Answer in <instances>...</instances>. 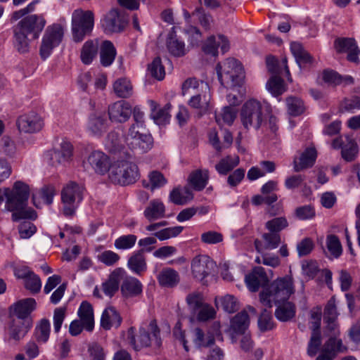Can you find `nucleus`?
I'll use <instances>...</instances> for the list:
<instances>
[{"label": "nucleus", "mask_w": 360, "mask_h": 360, "mask_svg": "<svg viewBox=\"0 0 360 360\" xmlns=\"http://www.w3.org/2000/svg\"><path fill=\"white\" fill-rule=\"evenodd\" d=\"M44 15L32 14L22 18L13 27V46L18 52L25 53L30 49V39H37L46 25Z\"/></svg>", "instance_id": "nucleus-1"}, {"label": "nucleus", "mask_w": 360, "mask_h": 360, "mask_svg": "<svg viewBox=\"0 0 360 360\" xmlns=\"http://www.w3.org/2000/svg\"><path fill=\"white\" fill-rule=\"evenodd\" d=\"M295 292L292 278L290 276L277 278L259 293L260 302L271 309L273 303L277 304L288 300Z\"/></svg>", "instance_id": "nucleus-2"}, {"label": "nucleus", "mask_w": 360, "mask_h": 360, "mask_svg": "<svg viewBox=\"0 0 360 360\" xmlns=\"http://www.w3.org/2000/svg\"><path fill=\"white\" fill-rule=\"evenodd\" d=\"M128 338L136 351L148 347L159 348L162 345L160 330L155 319L143 323L136 336L134 335V328H131L128 331Z\"/></svg>", "instance_id": "nucleus-3"}, {"label": "nucleus", "mask_w": 360, "mask_h": 360, "mask_svg": "<svg viewBox=\"0 0 360 360\" xmlns=\"http://www.w3.org/2000/svg\"><path fill=\"white\" fill-rule=\"evenodd\" d=\"M270 112L268 104H262L255 99L246 101L240 110V122L246 129H259L266 123V113Z\"/></svg>", "instance_id": "nucleus-4"}, {"label": "nucleus", "mask_w": 360, "mask_h": 360, "mask_svg": "<svg viewBox=\"0 0 360 360\" xmlns=\"http://www.w3.org/2000/svg\"><path fill=\"white\" fill-rule=\"evenodd\" d=\"M216 70L220 83L226 87H233L243 82V69L235 58H228L222 64L218 63Z\"/></svg>", "instance_id": "nucleus-5"}, {"label": "nucleus", "mask_w": 360, "mask_h": 360, "mask_svg": "<svg viewBox=\"0 0 360 360\" xmlns=\"http://www.w3.org/2000/svg\"><path fill=\"white\" fill-rule=\"evenodd\" d=\"M108 176L112 183L124 186L134 183L139 179V173L134 163L118 160L110 166Z\"/></svg>", "instance_id": "nucleus-6"}, {"label": "nucleus", "mask_w": 360, "mask_h": 360, "mask_svg": "<svg viewBox=\"0 0 360 360\" xmlns=\"http://www.w3.org/2000/svg\"><path fill=\"white\" fill-rule=\"evenodd\" d=\"M94 27V13L91 11L75 10L72 13V30L74 41H82Z\"/></svg>", "instance_id": "nucleus-7"}, {"label": "nucleus", "mask_w": 360, "mask_h": 360, "mask_svg": "<svg viewBox=\"0 0 360 360\" xmlns=\"http://www.w3.org/2000/svg\"><path fill=\"white\" fill-rule=\"evenodd\" d=\"M63 34V27L60 24H53L46 27L39 49V54L42 59H46L53 49L60 44Z\"/></svg>", "instance_id": "nucleus-8"}, {"label": "nucleus", "mask_w": 360, "mask_h": 360, "mask_svg": "<svg viewBox=\"0 0 360 360\" xmlns=\"http://www.w3.org/2000/svg\"><path fill=\"white\" fill-rule=\"evenodd\" d=\"M126 143L132 150L144 153L153 148V139L150 134L136 130V126L131 125L126 137Z\"/></svg>", "instance_id": "nucleus-9"}, {"label": "nucleus", "mask_w": 360, "mask_h": 360, "mask_svg": "<svg viewBox=\"0 0 360 360\" xmlns=\"http://www.w3.org/2000/svg\"><path fill=\"white\" fill-rule=\"evenodd\" d=\"M127 20L123 12L117 8L110 10L102 20V27L107 33L120 32L124 30Z\"/></svg>", "instance_id": "nucleus-10"}, {"label": "nucleus", "mask_w": 360, "mask_h": 360, "mask_svg": "<svg viewBox=\"0 0 360 360\" xmlns=\"http://www.w3.org/2000/svg\"><path fill=\"white\" fill-rule=\"evenodd\" d=\"M215 266V262L209 256L200 255L192 259L191 271L196 279L202 281L212 273Z\"/></svg>", "instance_id": "nucleus-11"}, {"label": "nucleus", "mask_w": 360, "mask_h": 360, "mask_svg": "<svg viewBox=\"0 0 360 360\" xmlns=\"http://www.w3.org/2000/svg\"><path fill=\"white\" fill-rule=\"evenodd\" d=\"M84 164L86 169L90 167L96 173L101 175L110 169L109 158L103 152L98 150L92 152Z\"/></svg>", "instance_id": "nucleus-12"}, {"label": "nucleus", "mask_w": 360, "mask_h": 360, "mask_svg": "<svg viewBox=\"0 0 360 360\" xmlns=\"http://www.w3.org/2000/svg\"><path fill=\"white\" fill-rule=\"evenodd\" d=\"M43 120L35 112L21 115L17 120V126L20 131L25 133H34L41 129Z\"/></svg>", "instance_id": "nucleus-13"}, {"label": "nucleus", "mask_w": 360, "mask_h": 360, "mask_svg": "<svg viewBox=\"0 0 360 360\" xmlns=\"http://www.w3.org/2000/svg\"><path fill=\"white\" fill-rule=\"evenodd\" d=\"M120 292L123 297L126 299L139 297L142 294L143 285L135 277L129 276L125 271V276L122 278Z\"/></svg>", "instance_id": "nucleus-14"}, {"label": "nucleus", "mask_w": 360, "mask_h": 360, "mask_svg": "<svg viewBox=\"0 0 360 360\" xmlns=\"http://www.w3.org/2000/svg\"><path fill=\"white\" fill-rule=\"evenodd\" d=\"M132 113L130 104L124 101H117L108 107L109 118L114 122H124Z\"/></svg>", "instance_id": "nucleus-15"}, {"label": "nucleus", "mask_w": 360, "mask_h": 360, "mask_svg": "<svg viewBox=\"0 0 360 360\" xmlns=\"http://www.w3.org/2000/svg\"><path fill=\"white\" fill-rule=\"evenodd\" d=\"M125 276V270L123 268H115L108 276V279L101 285L103 293L112 297L119 290L122 278Z\"/></svg>", "instance_id": "nucleus-16"}, {"label": "nucleus", "mask_w": 360, "mask_h": 360, "mask_svg": "<svg viewBox=\"0 0 360 360\" xmlns=\"http://www.w3.org/2000/svg\"><path fill=\"white\" fill-rule=\"evenodd\" d=\"M334 46L338 53H347V59L349 61L357 63L359 60L358 54L359 50L353 39L338 38L334 43Z\"/></svg>", "instance_id": "nucleus-17"}, {"label": "nucleus", "mask_w": 360, "mask_h": 360, "mask_svg": "<svg viewBox=\"0 0 360 360\" xmlns=\"http://www.w3.org/2000/svg\"><path fill=\"white\" fill-rule=\"evenodd\" d=\"M245 281L250 290L256 292L260 286L266 285L269 280L264 268L257 266L251 273L245 276Z\"/></svg>", "instance_id": "nucleus-18"}, {"label": "nucleus", "mask_w": 360, "mask_h": 360, "mask_svg": "<svg viewBox=\"0 0 360 360\" xmlns=\"http://www.w3.org/2000/svg\"><path fill=\"white\" fill-rule=\"evenodd\" d=\"M83 187L75 182L67 184L61 193V198L64 205L79 203L82 200Z\"/></svg>", "instance_id": "nucleus-19"}, {"label": "nucleus", "mask_w": 360, "mask_h": 360, "mask_svg": "<svg viewBox=\"0 0 360 360\" xmlns=\"http://www.w3.org/2000/svg\"><path fill=\"white\" fill-rule=\"evenodd\" d=\"M108 127V121L104 112H95L89 117L86 127L93 135L101 136Z\"/></svg>", "instance_id": "nucleus-20"}, {"label": "nucleus", "mask_w": 360, "mask_h": 360, "mask_svg": "<svg viewBox=\"0 0 360 360\" xmlns=\"http://www.w3.org/2000/svg\"><path fill=\"white\" fill-rule=\"evenodd\" d=\"M219 47L221 48L223 53L226 52L229 49V41L224 36L221 34L217 37L214 36L210 37L202 46V51L206 54L216 56L218 53L217 49Z\"/></svg>", "instance_id": "nucleus-21"}, {"label": "nucleus", "mask_w": 360, "mask_h": 360, "mask_svg": "<svg viewBox=\"0 0 360 360\" xmlns=\"http://www.w3.org/2000/svg\"><path fill=\"white\" fill-rule=\"evenodd\" d=\"M317 157L316 150L314 147L307 148L299 158L294 159V170L296 172L311 167Z\"/></svg>", "instance_id": "nucleus-22"}, {"label": "nucleus", "mask_w": 360, "mask_h": 360, "mask_svg": "<svg viewBox=\"0 0 360 360\" xmlns=\"http://www.w3.org/2000/svg\"><path fill=\"white\" fill-rule=\"evenodd\" d=\"M127 267L134 274L141 275L147 270L144 249L134 251L129 257Z\"/></svg>", "instance_id": "nucleus-23"}, {"label": "nucleus", "mask_w": 360, "mask_h": 360, "mask_svg": "<svg viewBox=\"0 0 360 360\" xmlns=\"http://www.w3.org/2000/svg\"><path fill=\"white\" fill-rule=\"evenodd\" d=\"M157 280L160 286L173 288L180 283V275L175 269L166 267L160 271Z\"/></svg>", "instance_id": "nucleus-24"}, {"label": "nucleus", "mask_w": 360, "mask_h": 360, "mask_svg": "<svg viewBox=\"0 0 360 360\" xmlns=\"http://www.w3.org/2000/svg\"><path fill=\"white\" fill-rule=\"evenodd\" d=\"M264 243L256 239L254 242L255 249L257 252H262L264 250H273L278 247L281 243V234L269 231L264 233L262 236Z\"/></svg>", "instance_id": "nucleus-25"}, {"label": "nucleus", "mask_w": 360, "mask_h": 360, "mask_svg": "<svg viewBox=\"0 0 360 360\" xmlns=\"http://www.w3.org/2000/svg\"><path fill=\"white\" fill-rule=\"evenodd\" d=\"M72 145L67 141H63L60 143V148L54 150L51 153L52 165H57L68 162L72 155Z\"/></svg>", "instance_id": "nucleus-26"}, {"label": "nucleus", "mask_w": 360, "mask_h": 360, "mask_svg": "<svg viewBox=\"0 0 360 360\" xmlns=\"http://www.w3.org/2000/svg\"><path fill=\"white\" fill-rule=\"evenodd\" d=\"M181 91L183 96L193 95L199 92L210 91V86L202 80H198L195 77H189L182 84Z\"/></svg>", "instance_id": "nucleus-27"}, {"label": "nucleus", "mask_w": 360, "mask_h": 360, "mask_svg": "<svg viewBox=\"0 0 360 360\" xmlns=\"http://www.w3.org/2000/svg\"><path fill=\"white\" fill-rule=\"evenodd\" d=\"M77 315L78 319L85 326V330L92 331L94 328V316L92 305L86 301H83L79 307Z\"/></svg>", "instance_id": "nucleus-28"}, {"label": "nucleus", "mask_w": 360, "mask_h": 360, "mask_svg": "<svg viewBox=\"0 0 360 360\" xmlns=\"http://www.w3.org/2000/svg\"><path fill=\"white\" fill-rule=\"evenodd\" d=\"M122 323V318L119 312L113 307L106 308L101 316V326L105 330L111 328H118Z\"/></svg>", "instance_id": "nucleus-29"}, {"label": "nucleus", "mask_w": 360, "mask_h": 360, "mask_svg": "<svg viewBox=\"0 0 360 360\" xmlns=\"http://www.w3.org/2000/svg\"><path fill=\"white\" fill-rule=\"evenodd\" d=\"M144 216L148 221L162 219L165 216V206L159 199H154L149 202L144 210Z\"/></svg>", "instance_id": "nucleus-30"}, {"label": "nucleus", "mask_w": 360, "mask_h": 360, "mask_svg": "<svg viewBox=\"0 0 360 360\" xmlns=\"http://www.w3.org/2000/svg\"><path fill=\"white\" fill-rule=\"evenodd\" d=\"M209 180V172L207 169H196L188 177V183L194 190L200 191L205 188Z\"/></svg>", "instance_id": "nucleus-31"}, {"label": "nucleus", "mask_w": 360, "mask_h": 360, "mask_svg": "<svg viewBox=\"0 0 360 360\" xmlns=\"http://www.w3.org/2000/svg\"><path fill=\"white\" fill-rule=\"evenodd\" d=\"M116 49L109 40H104L100 45V61L103 67H109L115 60Z\"/></svg>", "instance_id": "nucleus-32"}, {"label": "nucleus", "mask_w": 360, "mask_h": 360, "mask_svg": "<svg viewBox=\"0 0 360 360\" xmlns=\"http://www.w3.org/2000/svg\"><path fill=\"white\" fill-rule=\"evenodd\" d=\"M275 311V316L281 321L285 322L292 319L296 312L295 304L289 301L278 303Z\"/></svg>", "instance_id": "nucleus-33"}, {"label": "nucleus", "mask_w": 360, "mask_h": 360, "mask_svg": "<svg viewBox=\"0 0 360 360\" xmlns=\"http://www.w3.org/2000/svg\"><path fill=\"white\" fill-rule=\"evenodd\" d=\"M290 51L300 68H304L307 65L312 63V57L303 48L301 44L292 42L290 44Z\"/></svg>", "instance_id": "nucleus-34"}, {"label": "nucleus", "mask_w": 360, "mask_h": 360, "mask_svg": "<svg viewBox=\"0 0 360 360\" xmlns=\"http://www.w3.org/2000/svg\"><path fill=\"white\" fill-rule=\"evenodd\" d=\"M193 198V192L188 186L174 188L169 194V200L176 205H185Z\"/></svg>", "instance_id": "nucleus-35"}, {"label": "nucleus", "mask_w": 360, "mask_h": 360, "mask_svg": "<svg viewBox=\"0 0 360 360\" xmlns=\"http://www.w3.org/2000/svg\"><path fill=\"white\" fill-rule=\"evenodd\" d=\"M99 46L98 39L86 41L81 50L80 58L83 63L89 65L96 56Z\"/></svg>", "instance_id": "nucleus-36"}, {"label": "nucleus", "mask_w": 360, "mask_h": 360, "mask_svg": "<svg viewBox=\"0 0 360 360\" xmlns=\"http://www.w3.org/2000/svg\"><path fill=\"white\" fill-rule=\"evenodd\" d=\"M36 301L34 298H27L18 302L14 307V314L20 319L27 318L35 309Z\"/></svg>", "instance_id": "nucleus-37"}, {"label": "nucleus", "mask_w": 360, "mask_h": 360, "mask_svg": "<svg viewBox=\"0 0 360 360\" xmlns=\"http://www.w3.org/2000/svg\"><path fill=\"white\" fill-rule=\"evenodd\" d=\"M210 101V92H199L191 95L188 104L193 108L200 109L202 112H206L209 108Z\"/></svg>", "instance_id": "nucleus-38"}, {"label": "nucleus", "mask_w": 360, "mask_h": 360, "mask_svg": "<svg viewBox=\"0 0 360 360\" xmlns=\"http://www.w3.org/2000/svg\"><path fill=\"white\" fill-rule=\"evenodd\" d=\"M167 48L169 52L176 57H181L186 53L184 42L177 39L173 32L169 34L167 38Z\"/></svg>", "instance_id": "nucleus-39"}, {"label": "nucleus", "mask_w": 360, "mask_h": 360, "mask_svg": "<svg viewBox=\"0 0 360 360\" xmlns=\"http://www.w3.org/2000/svg\"><path fill=\"white\" fill-rule=\"evenodd\" d=\"M287 111L291 116L296 117L303 114L306 110L303 101L296 96H289L285 100Z\"/></svg>", "instance_id": "nucleus-40"}, {"label": "nucleus", "mask_w": 360, "mask_h": 360, "mask_svg": "<svg viewBox=\"0 0 360 360\" xmlns=\"http://www.w3.org/2000/svg\"><path fill=\"white\" fill-rule=\"evenodd\" d=\"M113 89L116 95L120 98H128L133 92L131 82L126 78L116 80L113 84Z\"/></svg>", "instance_id": "nucleus-41"}, {"label": "nucleus", "mask_w": 360, "mask_h": 360, "mask_svg": "<svg viewBox=\"0 0 360 360\" xmlns=\"http://www.w3.org/2000/svg\"><path fill=\"white\" fill-rule=\"evenodd\" d=\"M193 342L197 347H207L214 343V338L210 333L205 334L200 328L192 332Z\"/></svg>", "instance_id": "nucleus-42"}, {"label": "nucleus", "mask_w": 360, "mask_h": 360, "mask_svg": "<svg viewBox=\"0 0 360 360\" xmlns=\"http://www.w3.org/2000/svg\"><path fill=\"white\" fill-rule=\"evenodd\" d=\"M239 164L238 156H226L222 158L216 165L215 169L219 174L226 175Z\"/></svg>", "instance_id": "nucleus-43"}, {"label": "nucleus", "mask_w": 360, "mask_h": 360, "mask_svg": "<svg viewBox=\"0 0 360 360\" xmlns=\"http://www.w3.org/2000/svg\"><path fill=\"white\" fill-rule=\"evenodd\" d=\"M266 87L274 96H278L286 91L284 81L279 75H273L269 79Z\"/></svg>", "instance_id": "nucleus-44"}, {"label": "nucleus", "mask_w": 360, "mask_h": 360, "mask_svg": "<svg viewBox=\"0 0 360 360\" xmlns=\"http://www.w3.org/2000/svg\"><path fill=\"white\" fill-rule=\"evenodd\" d=\"M250 319L246 311H243L236 314L231 321V326L236 333H244L248 328Z\"/></svg>", "instance_id": "nucleus-45"}, {"label": "nucleus", "mask_w": 360, "mask_h": 360, "mask_svg": "<svg viewBox=\"0 0 360 360\" xmlns=\"http://www.w3.org/2000/svg\"><path fill=\"white\" fill-rule=\"evenodd\" d=\"M236 117V111L232 107H225L222 112L216 114L215 120L219 125H231Z\"/></svg>", "instance_id": "nucleus-46"}, {"label": "nucleus", "mask_w": 360, "mask_h": 360, "mask_svg": "<svg viewBox=\"0 0 360 360\" xmlns=\"http://www.w3.org/2000/svg\"><path fill=\"white\" fill-rule=\"evenodd\" d=\"M346 141L342 147V156L345 160L352 161L358 153V147L354 140L349 136H346Z\"/></svg>", "instance_id": "nucleus-47"}, {"label": "nucleus", "mask_w": 360, "mask_h": 360, "mask_svg": "<svg viewBox=\"0 0 360 360\" xmlns=\"http://www.w3.org/2000/svg\"><path fill=\"white\" fill-rule=\"evenodd\" d=\"M50 334V322L47 319H41L35 328L34 335L39 342H46Z\"/></svg>", "instance_id": "nucleus-48"}, {"label": "nucleus", "mask_w": 360, "mask_h": 360, "mask_svg": "<svg viewBox=\"0 0 360 360\" xmlns=\"http://www.w3.org/2000/svg\"><path fill=\"white\" fill-rule=\"evenodd\" d=\"M186 303L194 315L205 304L203 296L200 292H192L187 295Z\"/></svg>", "instance_id": "nucleus-49"}, {"label": "nucleus", "mask_w": 360, "mask_h": 360, "mask_svg": "<svg viewBox=\"0 0 360 360\" xmlns=\"http://www.w3.org/2000/svg\"><path fill=\"white\" fill-rule=\"evenodd\" d=\"M288 222L284 217H275L267 221L265 224V228L269 231L276 233H280V232L288 227Z\"/></svg>", "instance_id": "nucleus-50"}, {"label": "nucleus", "mask_w": 360, "mask_h": 360, "mask_svg": "<svg viewBox=\"0 0 360 360\" xmlns=\"http://www.w3.org/2000/svg\"><path fill=\"white\" fill-rule=\"evenodd\" d=\"M321 334L320 330L311 332V338L308 343L307 354L310 356H315L320 349L321 345Z\"/></svg>", "instance_id": "nucleus-51"}, {"label": "nucleus", "mask_w": 360, "mask_h": 360, "mask_svg": "<svg viewBox=\"0 0 360 360\" xmlns=\"http://www.w3.org/2000/svg\"><path fill=\"white\" fill-rule=\"evenodd\" d=\"M137 237L135 235H124L115 240L114 245L118 250L131 249L134 246Z\"/></svg>", "instance_id": "nucleus-52"}, {"label": "nucleus", "mask_w": 360, "mask_h": 360, "mask_svg": "<svg viewBox=\"0 0 360 360\" xmlns=\"http://www.w3.org/2000/svg\"><path fill=\"white\" fill-rule=\"evenodd\" d=\"M106 146L112 153L119 151L122 148V139L119 133L111 131L107 136Z\"/></svg>", "instance_id": "nucleus-53"}, {"label": "nucleus", "mask_w": 360, "mask_h": 360, "mask_svg": "<svg viewBox=\"0 0 360 360\" xmlns=\"http://www.w3.org/2000/svg\"><path fill=\"white\" fill-rule=\"evenodd\" d=\"M326 245L328 251L335 258L339 257L342 252V245L338 236L329 235L326 238Z\"/></svg>", "instance_id": "nucleus-54"}, {"label": "nucleus", "mask_w": 360, "mask_h": 360, "mask_svg": "<svg viewBox=\"0 0 360 360\" xmlns=\"http://www.w3.org/2000/svg\"><path fill=\"white\" fill-rule=\"evenodd\" d=\"M172 108L170 103H167L162 108L158 109L155 113L153 112V118L155 122L159 125H164L169 122L170 119L169 111Z\"/></svg>", "instance_id": "nucleus-55"}, {"label": "nucleus", "mask_w": 360, "mask_h": 360, "mask_svg": "<svg viewBox=\"0 0 360 360\" xmlns=\"http://www.w3.org/2000/svg\"><path fill=\"white\" fill-rule=\"evenodd\" d=\"M183 229L184 227L181 226L169 227L155 232L154 236L160 240H165L176 237L182 232Z\"/></svg>", "instance_id": "nucleus-56"}, {"label": "nucleus", "mask_w": 360, "mask_h": 360, "mask_svg": "<svg viewBox=\"0 0 360 360\" xmlns=\"http://www.w3.org/2000/svg\"><path fill=\"white\" fill-rule=\"evenodd\" d=\"M258 325L262 331H266L274 328V324L270 310L265 309L262 311L258 320Z\"/></svg>", "instance_id": "nucleus-57"}, {"label": "nucleus", "mask_w": 360, "mask_h": 360, "mask_svg": "<svg viewBox=\"0 0 360 360\" xmlns=\"http://www.w3.org/2000/svg\"><path fill=\"white\" fill-rule=\"evenodd\" d=\"M342 340H337L335 338H330L329 340L323 345L321 352L326 354H330L331 356L336 355L338 352L342 351Z\"/></svg>", "instance_id": "nucleus-58"}, {"label": "nucleus", "mask_w": 360, "mask_h": 360, "mask_svg": "<svg viewBox=\"0 0 360 360\" xmlns=\"http://www.w3.org/2000/svg\"><path fill=\"white\" fill-rule=\"evenodd\" d=\"M148 70L151 75L158 80L164 79L165 75V68L162 65L160 58H155L151 64L149 65Z\"/></svg>", "instance_id": "nucleus-59"}, {"label": "nucleus", "mask_w": 360, "mask_h": 360, "mask_svg": "<svg viewBox=\"0 0 360 360\" xmlns=\"http://www.w3.org/2000/svg\"><path fill=\"white\" fill-rule=\"evenodd\" d=\"M195 315L198 321H206L215 318L216 311L213 307L205 303Z\"/></svg>", "instance_id": "nucleus-60"}, {"label": "nucleus", "mask_w": 360, "mask_h": 360, "mask_svg": "<svg viewBox=\"0 0 360 360\" xmlns=\"http://www.w3.org/2000/svg\"><path fill=\"white\" fill-rule=\"evenodd\" d=\"M200 240L203 243L214 245L223 241V235L215 231H209L201 234Z\"/></svg>", "instance_id": "nucleus-61"}, {"label": "nucleus", "mask_w": 360, "mask_h": 360, "mask_svg": "<svg viewBox=\"0 0 360 360\" xmlns=\"http://www.w3.org/2000/svg\"><path fill=\"white\" fill-rule=\"evenodd\" d=\"M120 259V255L112 250H105L98 255V259L107 266L115 264Z\"/></svg>", "instance_id": "nucleus-62"}, {"label": "nucleus", "mask_w": 360, "mask_h": 360, "mask_svg": "<svg viewBox=\"0 0 360 360\" xmlns=\"http://www.w3.org/2000/svg\"><path fill=\"white\" fill-rule=\"evenodd\" d=\"M25 285L27 289L32 292H38L41 288V282L39 277L32 272L26 278Z\"/></svg>", "instance_id": "nucleus-63"}, {"label": "nucleus", "mask_w": 360, "mask_h": 360, "mask_svg": "<svg viewBox=\"0 0 360 360\" xmlns=\"http://www.w3.org/2000/svg\"><path fill=\"white\" fill-rule=\"evenodd\" d=\"M223 309L229 313H233L238 309V302L233 295H226L219 298Z\"/></svg>", "instance_id": "nucleus-64"}]
</instances>
